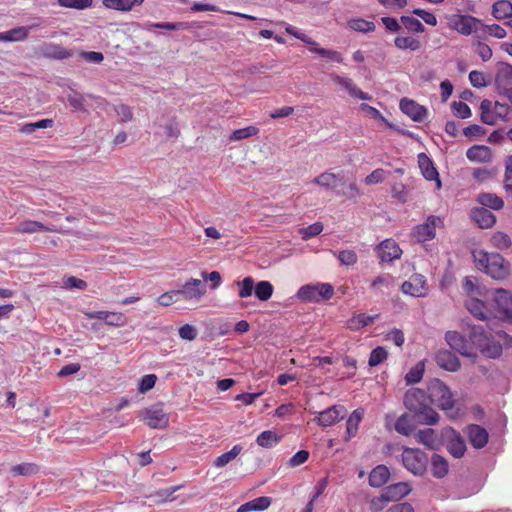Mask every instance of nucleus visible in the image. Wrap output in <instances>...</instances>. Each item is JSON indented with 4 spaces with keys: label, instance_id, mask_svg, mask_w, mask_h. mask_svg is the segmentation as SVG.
Returning a JSON list of instances; mask_svg holds the SVG:
<instances>
[{
    "label": "nucleus",
    "instance_id": "obj_39",
    "mask_svg": "<svg viewBox=\"0 0 512 512\" xmlns=\"http://www.w3.org/2000/svg\"><path fill=\"white\" fill-rule=\"evenodd\" d=\"M415 438H416L418 443L423 444L428 449L432 450V449H435V447H436V444H437L436 433L431 428H426V429H423V430H419L416 433Z\"/></svg>",
    "mask_w": 512,
    "mask_h": 512
},
{
    "label": "nucleus",
    "instance_id": "obj_1",
    "mask_svg": "<svg viewBox=\"0 0 512 512\" xmlns=\"http://www.w3.org/2000/svg\"><path fill=\"white\" fill-rule=\"evenodd\" d=\"M403 403L419 424L435 425L439 414L431 407L428 394L420 388H410L405 392Z\"/></svg>",
    "mask_w": 512,
    "mask_h": 512
},
{
    "label": "nucleus",
    "instance_id": "obj_19",
    "mask_svg": "<svg viewBox=\"0 0 512 512\" xmlns=\"http://www.w3.org/2000/svg\"><path fill=\"white\" fill-rule=\"evenodd\" d=\"M466 434L471 445L476 449H481L488 443L489 434L487 430L477 424L468 425Z\"/></svg>",
    "mask_w": 512,
    "mask_h": 512
},
{
    "label": "nucleus",
    "instance_id": "obj_25",
    "mask_svg": "<svg viewBox=\"0 0 512 512\" xmlns=\"http://www.w3.org/2000/svg\"><path fill=\"white\" fill-rule=\"evenodd\" d=\"M418 164L419 168L421 169L422 175L425 179L432 181L436 180L438 186L441 185V182L439 180V174L434 167L433 162L430 160V158L425 153H420L418 155Z\"/></svg>",
    "mask_w": 512,
    "mask_h": 512
},
{
    "label": "nucleus",
    "instance_id": "obj_47",
    "mask_svg": "<svg viewBox=\"0 0 512 512\" xmlns=\"http://www.w3.org/2000/svg\"><path fill=\"white\" fill-rule=\"evenodd\" d=\"M39 471V467L34 463H21L11 468L12 475L15 476H31Z\"/></svg>",
    "mask_w": 512,
    "mask_h": 512
},
{
    "label": "nucleus",
    "instance_id": "obj_33",
    "mask_svg": "<svg viewBox=\"0 0 512 512\" xmlns=\"http://www.w3.org/2000/svg\"><path fill=\"white\" fill-rule=\"evenodd\" d=\"M466 156L470 161L474 162H487L491 159V150L485 145H474L470 147Z\"/></svg>",
    "mask_w": 512,
    "mask_h": 512
},
{
    "label": "nucleus",
    "instance_id": "obj_40",
    "mask_svg": "<svg viewBox=\"0 0 512 512\" xmlns=\"http://www.w3.org/2000/svg\"><path fill=\"white\" fill-rule=\"evenodd\" d=\"M44 56L53 59H65L71 56V53L66 49L56 44H45L41 48Z\"/></svg>",
    "mask_w": 512,
    "mask_h": 512
},
{
    "label": "nucleus",
    "instance_id": "obj_23",
    "mask_svg": "<svg viewBox=\"0 0 512 512\" xmlns=\"http://www.w3.org/2000/svg\"><path fill=\"white\" fill-rule=\"evenodd\" d=\"M471 218L480 228L483 229L492 227L496 222V216L484 207L472 209Z\"/></svg>",
    "mask_w": 512,
    "mask_h": 512
},
{
    "label": "nucleus",
    "instance_id": "obj_38",
    "mask_svg": "<svg viewBox=\"0 0 512 512\" xmlns=\"http://www.w3.org/2000/svg\"><path fill=\"white\" fill-rule=\"evenodd\" d=\"M394 427L397 433L404 436H410L415 430V425L412 421V418L407 413L402 414L396 420Z\"/></svg>",
    "mask_w": 512,
    "mask_h": 512
},
{
    "label": "nucleus",
    "instance_id": "obj_14",
    "mask_svg": "<svg viewBox=\"0 0 512 512\" xmlns=\"http://www.w3.org/2000/svg\"><path fill=\"white\" fill-rule=\"evenodd\" d=\"M484 24L477 18L469 15H460L453 20V28L462 35L478 33Z\"/></svg>",
    "mask_w": 512,
    "mask_h": 512
},
{
    "label": "nucleus",
    "instance_id": "obj_48",
    "mask_svg": "<svg viewBox=\"0 0 512 512\" xmlns=\"http://www.w3.org/2000/svg\"><path fill=\"white\" fill-rule=\"evenodd\" d=\"M235 284L239 286L238 296L240 298H248L252 295L255 285L252 277H245L242 281H236Z\"/></svg>",
    "mask_w": 512,
    "mask_h": 512
},
{
    "label": "nucleus",
    "instance_id": "obj_13",
    "mask_svg": "<svg viewBox=\"0 0 512 512\" xmlns=\"http://www.w3.org/2000/svg\"><path fill=\"white\" fill-rule=\"evenodd\" d=\"M177 292H179V297L184 300L198 301L206 293V284L202 280L191 278L180 289H177Z\"/></svg>",
    "mask_w": 512,
    "mask_h": 512
},
{
    "label": "nucleus",
    "instance_id": "obj_56",
    "mask_svg": "<svg viewBox=\"0 0 512 512\" xmlns=\"http://www.w3.org/2000/svg\"><path fill=\"white\" fill-rule=\"evenodd\" d=\"M93 0H58L61 7L83 10L92 6Z\"/></svg>",
    "mask_w": 512,
    "mask_h": 512
},
{
    "label": "nucleus",
    "instance_id": "obj_46",
    "mask_svg": "<svg viewBox=\"0 0 512 512\" xmlns=\"http://www.w3.org/2000/svg\"><path fill=\"white\" fill-rule=\"evenodd\" d=\"M425 364L423 361L418 362L413 366L408 373L405 375V381L407 385L419 383L424 375Z\"/></svg>",
    "mask_w": 512,
    "mask_h": 512
},
{
    "label": "nucleus",
    "instance_id": "obj_58",
    "mask_svg": "<svg viewBox=\"0 0 512 512\" xmlns=\"http://www.w3.org/2000/svg\"><path fill=\"white\" fill-rule=\"evenodd\" d=\"M401 23L405 26L406 29L413 32H423L424 26L423 24L416 18L411 16H402Z\"/></svg>",
    "mask_w": 512,
    "mask_h": 512
},
{
    "label": "nucleus",
    "instance_id": "obj_24",
    "mask_svg": "<svg viewBox=\"0 0 512 512\" xmlns=\"http://www.w3.org/2000/svg\"><path fill=\"white\" fill-rule=\"evenodd\" d=\"M379 257L382 262H390L401 256V249L393 240H384L378 247Z\"/></svg>",
    "mask_w": 512,
    "mask_h": 512
},
{
    "label": "nucleus",
    "instance_id": "obj_29",
    "mask_svg": "<svg viewBox=\"0 0 512 512\" xmlns=\"http://www.w3.org/2000/svg\"><path fill=\"white\" fill-rule=\"evenodd\" d=\"M272 503L271 497L261 496L240 505L236 512L263 511Z\"/></svg>",
    "mask_w": 512,
    "mask_h": 512
},
{
    "label": "nucleus",
    "instance_id": "obj_31",
    "mask_svg": "<svg viewBox=\"0 0 512 512\" xmlns=\"http://www.w3.org/2000/svg\"><path fill=\"white\" fill-rule=\"evenodd\" d=\"M389 477V469L385 465H378L369 474V485L376 488L381 487L388 481Z\"/></svg>",
    "mask_w": 512,
    "mask_h": 512
},
{
    "label": "nucleus",
    "instance_id": "obj_21",
    "mask_svg": "<svg viewBox=\"0 0 512 512\" xmlns=\"http://www.w3.org/2000/svg\"><path fill=\"white\" fill-rule=\"evenodd\" d=\"M435 360L439 367L450 372H455L460 368L458 357L449 350H439Z\"/></svg>",
    "mask_w": 512,
    "mask_h": 512
},
{
    "label": "nucleus",
    "instance_id": "obj_26",
    "mask_svg": "<svg viewBox=\"0 0 512 512\" xmlns=\"http://www.w3.org/2000/svg\"><path fill=\"white\" fill-rule=\"evenodd\" d=\"M333 81L340 85L341 87H343L349 94L351 97H354V98H358V99H361V100H367L369 99V96L364 93L363 91H361L354 83L351 79L347 78V77H342V76H339V75H334L332 77Z\"/></svg>",
    "mask_w": 512,
    "mask_h": 512
},
{
    "label": "nucleus",
    "instance_id": "obj_52",
    "mask_svg": "<svg viewBox=\"0 0 512 512\" xmlns=\"http://www.w3.org/2000/svg\"><path fill=\"white\" fill-rule=\"evenodd\" d=\"M147 30H151L153 28L157 29H165L169 31L179 30V29H186L188 28V24L185 22H178V23H170V22H163V23H147L146 27Z\"/></svg>",
    "mask_w": 512,
    "mask_h": 512
},
{
    "label": "nucleus",
    "instance_id": "obj_10",
    "mask_svg": "<svg viewBox=\"0 0 512 512\" xmlns=\"http://www.w3.org/2000/svg\"><path fill=\"white\" fill-rule=\"evenodd\" d=\"M491 306L496 317L512 318V296L508 291L504 289L496 290Z\"/></svg>",
    "mask_w": 512,
    "mask_h": 512
},
{
    "label": "nucleus",
    "instance_id": "obj_57",
    "mask_svg": "<svg viewBox=\"0 0 512 512\" xmlns=\"http://www.w3.org/2000/svg\"><path fill=\"white\" fill-rule=\"evenodd\" d=\"M388 356V353L385 348L378 346L372 350L369 357V365L371 367L377 366L382 363Z\"/></svg>",
    "mask_w": 512,
    "mask_h": 512
},
{
    "label": "nucleus",
    "instance_id": "obj_55",
    "mask_svg": "<svg viewBox=\"0 0 512 512\" xmlns=\"http://www.w3.org/2000/svg\"><path fill=\"white\" fill-rule=\"evenodd\" d=\"M322 231L323 224L320 222H315L307 227L300 229V234L303 240H308L319 235Z\"/></svg>",
    "mask_w": 512,
    "mask_h": 512
},
{
    "label": "nucleus",
    "instance_id": "obj_3",
    "mask_svg": "<svg viewBox=\"0 0 512 512\" xmlns=\"http://www.w3.org/2000/svg\"><path fill=\"white\" fill-rule=\"evenodd\" d=\"M427 394L431 404L445 411L450 418L458 416V410L455 409V400L449 387L440 379H432L427 385Z\"/></svg>",
    "mask_w": 512,
    "mask_h": 512
},
{
    "label": "nucleus",
    "instance_id": "obj_54",
    "mask_svg": "<svg viewBox=\"0 0 512 512\" xmlns=\"http://www.w3.org/2000/svg\"><path fill=\"white\" fill-rule=\"evenodd\" d=\"M310 51L313 53H317V54L321 55L322 57H325V58H327L331 61L337 62V63H341L343 61L341 54L334 50L318 48L316 45V46H311Z\"/></svg>",
    "mask_w": 512,
    "mask_h": 512
},
{
    "label": "nucleus",
    "instance_id": "obj_36",
    "mask_svg": "<svg viewBox=\"0 0 512 512\" xmlns=\"http://www.w3.org/2000/svg\"><path fill=\"white\" fill-rule=\"evenodd\" d=\"M379 318V314L375 315H366V314H358L353 316L348 321V327L351 330H359L363 327L371 325L375 320Z\"/></svg>",
    "mask_w": 512,
    "mask_h": 512
},
{
    "label": "nucleus",
    "instance_id": "obj_50",
    "mask_svg": "<svg viewBox=\"0 0 512 512\" xmlns=\"http://www.w3.org/2000/svg\"><path fill=\"white\" fill-rule=\"evenodd\" d=\"M395 45L399 49H410L412 51H417L421 47L420 41L416 38L403 36L395 38Z\"/></svg>",
    "mask_w": 512,
    "mask_h": 512
},
{
    "label": "nucleus",
    "instance_id": "obj_11",
    "mask_svg": "<svg viewBox=\"0 0 512 512\" xmlns=\"http://www.w3.org/2000/svg\"><path fill=\"white\" fill-rule=\"evenodd\" d=\"M442 224V220L438 216L430 215L426 222L417 225L413 230V237L417 242H425L431 240L436 235V227Z\"/></svg>",
    "mask_w": 512,
    "mask_h": 512
},
{
    "label": "nucleus",
    "instance_id": "obj_64",
    "mask_svg": "<svg viewBox=\"0 0 512 512\" xmlns=\"http://www.w3.org/2000/svg\"><path fill=\"white\" fill-rule=\"evenodd\" d=\"M393 282H394V278L391 275H389V274L380 275V276L376 277L371 282V288H374V289H378L379 287L389 288L390 286H392Z\"/></svg>",
    "mask_w": 512,
    "mask_h": 512
},
{
    "label": "nucleus",
    "instance_id": "obj_30",
    "mask_svg": "<svg viewBox=\"0 0 512 512\" xmlns=\"http://www.w3.org/2000/svg\"><path fill=\"white\" fill-rule=\"evenodd\" d=\"M343 179L339 174L325 172L314 178L313 183L336 192V190H339L338 182H342V185H344Z\"/></svg>",
    "mask_w": 512,
    "mask_h": 512
},
{
    "label": "nucleus",
    "instance_id": "obj_20",
    "mask_svg": "<svg viewBox=\"0 0 512 512\" xmlns=\"http://www.w3.org/2000/svg\"><path fill=\"white\" fill-rule=\"evenodd\" d=\"M345 408L343 406L334 405L322 411L318 416L320 426H331L344 417Z\"/></svg>",
    "mask_w": 512,
    "mask_h": 512
},
{
    "label": "nucleus",
    "instance_id": "obj_35",
    "mask_svg": "<svg viewBox=\"0 0 512 512\" xmlns=\"http://www.w3.org/2000/svg\"><path fill=\"white\" fill-rule=\"evenodd\" d=\"M478 202L484 208H490L493 210H500L504 206V201L501 197L493 193H481L478 195Z\"/></svg>",
    "mask_w": 512,
    "mask_h": 512
},
{
    "label": "nucleus",
    "instance_id": "obj_16",
    "mask_svg": "<svg viewBox=\"0 0 512 512\" xmlns=\"http://www.w3.org/2000/svg\"><path fill=\"white\" fill-rule=\"evenodd\" d=\"M16 231L18 233H40V232H55V233H61V234H69L70 230L65 229H58L56 226H46L42 222L33 221V220H24L19 223V225L16 228Z\"/></svg>",
    "mask_w": 512,
    "mask_h": 512
},
{
    "label": "nucleus",
    "instance_id": "obj_45",
    "mask_svg": "<svg viewBox=\"0 0 512 512\" xmlns=\"http://www.w3.org/2000/svg\"><path fill=\"white\" fill-rule=\"evenodd\" d=\"M180 488V486H172L156 491L149 496V499L156 504L172 501V495Z\"/></svg>",
    "mask_w": 512,
    "mask_h": 512
},
{
    "label": "nucleus",
    "instance_id": "obj_18",
    "mask_svg": "<svg viewBox=\"0 0 512 512\" xmlns=\"http://www.w3.org/2000/svg\"><path fill=\"white\" fill-rule=\"evenodd\" d=\"M447 450L455 458H461L466 451V443L459 432L450 428L446 431Z\"/></svg>",
    "mask_w": 512,
    "mask_h": 512
},
{
    "label": "nucleus",
    "instance_id": "obj_6",
    "mask_svg": "<svg viewBox=\"0 0 512 512\" xmlns=\"http://www.w3.org/2000/svg\"><path fill=\"white\" fill-rule=\"evenodd\" d=\"M480 110L482 122L492 126L498 124L500 120H504L510 108L507 104L485 99L481 102Z\"/></svg>",
    "mask_w": 512,
    "mask_h": 512
},
{
    "label": "nucleus",
    "instance_id": "obj_42",
    "mask_svg": "<svg viewBox=\"0 0 512 512\" xmlns=\"http://www.w3.org/2000/svg\"><path fill=\"white\" fill-rule=\"evenodd\" d=\"M28 37V28L17 27L6 32L0 33V41L14 42L22 41Z\"/></svg>",
    "mask_w": 512,
    "mask_h": 512
},
{
    "label": "nucleus",
    "instance_id": "obj_41",
    "mask_svg": "<svg viewBox=\"0 0 512 512\" xmlns=\"http://www.w3.org/2000/svg\"><path fill=\"white\" fill-rule=\"evenodd\" d=\"M242 450L243 447L241 445H234L230 451L218 456L214 460L213 465L216 468H222L226 466L228 463L233 461L242 452Z\"/></svg>",
    "mask_w": 512,
    "mask_h": 512
},
{
    "label": "nucleus",
    "instance_id": "obj_9",
    "mask_svg": "<svg viewBox=\"0 0 512 512\" xmlns=\"http://www.w3.org/2000/svg\"><path fill=\"white\" fill-rule=\"evenodd\" d=\"M445 340L452 350L460 353L462 356L472 359L477 357V353L473 350L469 340L457 331L446 332Z\"/></svg>",
    "mask_w": 512,
    "mask_h": 512
},
{
    "label": "nucleus",
    "instance_id": "obj_51",
    "mask_svg": "<svg viewBox=\"0 0 512 512\" xmlns=\"http://www.w3.org/2000/svg\"><path fill=\"white\" fill-rule=\"evenodd\" d=\"M342 265L351 266L357 262V254L353 250L332 251Z\"/></svg>",
    "mask_w": 512,
    "mask_h": 512
},
{
    "label": "nucleus",
    "instance_id": "obj_43",
    "mask_svg": "<svg viewBox=\"0 0 512 512\" xmlns=\"http://www.w3.org/2000/svg\"><path fill=\"white\" fill-rule=\"evenodd\" d=\"M432 474L436 478H443L448 473L447 460L438 455L434 454L431 458Z\"/></svg>",
    "mask_w": 512,
    "mask_h": 512
},
{
    "label": "nucleus",
    "instance_id": "obj_15",
    "mask_svg": "<svg viewBox=\"0 0 512 512\" xmlns=\"http://www.w3.org/2000/svg\"><path fill=\"white\" fill-rule=\"evenodd\" d=\"M465 306L468 311L479 320L486 321L496 317L492 306L475 297H471L470 299L466 300Z\"/></svg>",
    "mask_w": 512,
    "mask_h": 512
},
{
    "label": "nucleus",
    "instance_id": "obj_63",
    "mask_svg": "<svg viewBox=\"0 0 512 512\" xmlns=\"http://www.w3.org/2000/svg\"><path fill=\"white\" fill-rule=\"evenodd\" d=\"M157 377L154 374H147L142 377L140 383H139V391L141 393H146L147 391L151 390L156 383Z\"/></svg>",
    "mask_w": 512,
    "mask_h": 512
},
{
    "label": "nucleus",
    "instance_id": "obj_4",
    "mask_svg": "<svg viewBox=\"0 0 512 512\" xmlns=\"http://www.w3.org/2000/svg\"><path fill=\"white\" fill-rule=\"evenodd\" d=\"M468 335L470 345L476 353L479 351L488 358H497L501 355L502 346L482 326H470Z\"/></svg>",
    "mask_w": 512,
    "mask_h": 512
},
{
    "label": "nucleus",
    "instance_id": "obj_32",
    "mask_svg": "<svg viewBox=\"0 0 512 512\" xmlns=\"http://www.w3.org/2000/svg\"><path fill=\"white\" fill-rule=\"evenodd\" d=\"M144 3V0H103V5L112 10L128 12L139 7Z\"/></svg>",
    "mask_w": 512,
    "mask_h": 512
},
{
    "label": "nucleus",
    "instance_id": "obj_28",
    "mask_svg": "<svg viewBox=\"0 0 512 512\" xmlns=\"http://www.w3.org/2000/svg\"><path fill=\"white\" fill-rule=\"evenodd\" d=\"M495 83L500 92L510 88L512 84V66L509 64H502L496 73Z\"/></svg>",
    "mask_w": 512,
    "mask_h": 512
},
{
    "label": "nucleus",
    "instance_id": "obj_17",
    "mask_svg": "<svg viewBox=\"0 0 512 512\" xmlns=\"http://www.w3.org/2000/svg\"><path fill=\"white\" fill-rule=\"evenodd\" d=\"M426 279L421 274H413L401 286V291L404 294L413 297H423L426 295Z\"/></svg>",
    "mask_w": 512,
    "mask_h": 512
},
{
    "label": "nucleus",
    "instance_id": "obj_62",
    "mask_svg": "<svg viewBox=\"0 0 512 512\" xmlns=\"http://www.w3.org/2000/svg\"><path fill=\"white\" fill-rule=\"evenodd\" d=\"M481 31L487 32L490 36H493L497 39H503L506 37V30L498 24L485 25L481 28Z\"/></svg>",
    "mask_w": 512,
    "mask_h": 512
},
{
    "label": "nucleus",
    "instance_id": "obj_44",
    "mask_svg": "<svg viewBox=\"0 0 512 512\" xmlns=\"http://www.w3.org/2000/svg\"><path fill=\"white\" fill-rule=\"evenodd\" d=\"M274 287L273 285L266 280L259 281L256 285H254V293L255 296L260 301H267L273 295Z\"/></svg>",
    "mask_w": 512,
    "mask_h": 512
},
{
    "label": "nucleus",
    "instance_id": "obj_59",
    "mask_svg": "<svg viewBox=\"0 0 512 512\" xmlns=\"http://www.w3.org/2000/svg\"><path fill=\"white\" fill-rule=\"evenodd\" d=\"M451 108H452L454 115L459 118L464 119V118L470 117V115H471V110H470L469 106L462 101H458V102L454 101L451 104Z\"/></svg>",
    "mask_w": 512,
    "mask_h": 512
},
{
    "label": "nucleus",
    "instance_id": "obj_12",
    "mask_svg": "<svg viewBox=\"0 0 512 512\" xmlns=\"http://www.w3.org/2000/svg\"><path fill=\"white\" fill-rule=\"evenodd\" d=\"M399 107L405 115L415 122H425L429 116L428 109L425 106L409 98L401 99Z\"/></svg>",
    "mask_w": 512,
    "mask_h": 512
},
{
    "label": "nucleus",
    "instance_id": "obj_8",
    "mask_svg": "<svg viewBox=\"0 0 512 512\" xmlns=\"http://www.w3.org/2000/svg\"><path fill=\"white\" fill-rule=\"evenodd\" d=\"M142 415L145 423L153 429H163L167 427L169 422L168 414L164 411L162 403L146 408Z\"/></svg>",
    "mask_w": 512,
    "mask_h": 512
},
{
    "label": "nucleus",
    "instance_id": "obj_61",
    "mask_svg": "<svg viewBox=\"0 0 512 512\" xmlns=\"http://www.w3.org/2000/svg\"><path fill=\"white\" fill-rule=\"evenodd\" d=\"M179 299V292H177V290H171L160 295L157 299V302L161 306H169Z\"/></svg>",
    "mask_w": 512,
    "mask_h": 512
},
{
    "label": "nucleus",
    "instance_id": "obj_27",
    "mask_svg": "<svg viewBox=\"0 0 512 512\" xmlns=\"http://www.w3.org/2000/svg\"><path fill=\"white\" fill-rule=\"evenodd\" d=\"M364 416V410L358 408L354 410L347 419L346 422V436L344 440L350 441L356 434L359 428V424Z\"/></svg>",
    "mask_w": 512,
    "mask_h": 512
},
{
    "label": "nucleus",
    "instance_id": "obj_49",
    "mask_svg": "<svg viewBox=\"0 0 512 512\" xmlns=\"http://www.w3.org/2000/svg\"><path fill=\"white\" fill-rule=\"evenodd\" d=\"M348 26L355 31L367 33L375 30V24L361 18L351 19Z\"/></svg>",
    "mask_w": 512,
    "mask_h": 512
},
{
    "label": "nucleus",
    "instance_id": "obj_7",
    "mask_svg": "<svg viewBox=\"0 0 512 512\" xmlns=\"http://www.w3.org/2000/svg\"><path fill=\"white\" fill-rule=\"evenodd\" d=\"M404 467L414 475H423L426 471L428 457L418 448H405L402 453Z\"/></svg>",
    "mask_w": 512,
    "mask_h": 512
},
{
    "label": "nucleus",
    "instance_id": "obj_60",
    "mask_svg": "<svg viewBox=\"0 0 512 512\" xmlns=\"http://www.w3.org/2000/svg\"><path fill=\"white\" fill-rule=\"evenodd\" d=\"M178 333H179V336L181 339L187 340V341L195 340L198 335V331H197L196 327H194L193 325H190V324H185V325L181 326L178 330Z\"/></svg>",
    "mask_w": 512,
    "mask_h": 512
},
{
    "label": "nucleus",
    "instance_id": "obj_2",
    "mask_svg": "<svg viewBox=\"0 0 512 512\" xmlns=\"http://www.w3.org/2000/svg\"><path fill=\"white\" fill-rule=\"evenodd\" d=\"M476 267L496 280H502L509 275L510 264L498 253L473 251Z\"/></svg>",
    "mask_w": 512,
    "mask_h": 512
},
{
    "label": "nucleus",
    "instance_id": "obj_53",
    "mask_svg": "<svg viewBox=\"0 0 512 512\" xmlns=\"http://www.w3.org/2000/svg\"><path fill=\"white\" fill-rule=\"evenodd\" d=\"M493 246L500 250L508 249L512 242L510 237L504 232H496L491 238Z\"/></svg>",
    "mask_w": 512,
    "mask_h": 512
},
{
    "label": "nucleus",
    "instance_id": "obj_22",
    "mask_svg": "<svg viewBox=\"0 0 512 512\" xmlns=\"http://www.w3.org/2000/svg\"><path fill=\"white\" fill-rule=\"evenodd\" d=\"M410 492V487L407 483L398 482L386 487L384 492L381 494V500L389 502V501H397L404 496H406Z\"/></svg>",
    "mask_w": 512,
    "mask_h": 512
},
{
    "label": "nucleus",
    "instance_id": "obj_34",
    "mask_svg": "<svg viewBox=\"0 0 512 512\" xmlns=\"http://www.w3.org/2000/svg\"><path fill=\"white\" fill-rule=\"evenodd\" d=\"M492 15L497 20L512 17V3L508 0H499L492 5Z\"/></svg>",
    "mask_w": 512,
    "mask_h": 512
},
{
    "label": "nucleus",
    "instance_id": "obj_5",
    "mask_svg": "<svg viewBox=\"0 0 512 512\" xmlns=\"http://www.w3.org/2000/svg\"><path fill=\"white\" fill-rule=\"evenodd\" d=\"M333 293L334 289L331 284L317 283L301 286L296 296L303 302L316 303L324 299H330Z\"/></svg>",
    "mask_w": 512,
    "mask_h": 512
},
{
    "label": "nucleus",
    "instance_id": "obj_37",
    "mask_svg": "<svg viewBox=\"0 0 512 512\" xmlns=\"http://www.w3.org/2000/svg\"><path fill=\"white\" fill-rule=\"evenodd\" d=\"M281 438L275 431L265 430L257 436L256 443L263 448H272L280 442Z\"/></svg>",
    "mask_w": 512,
    "mask_h": 512
}]
</instances>
